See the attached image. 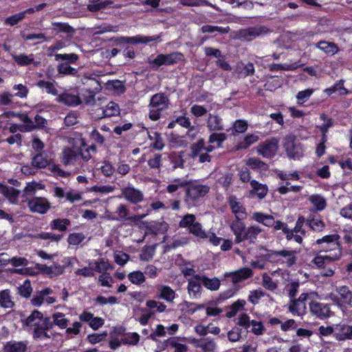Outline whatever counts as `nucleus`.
<instances>
[{
	"mask_svg": "<svg viewBox=\"0 0 352 352\" xmlns=\"http://www.w3.org/2000/svg\"><path fill=\"white\" fill-rule=\"evenodd\" d=\"M121 197H123L128 201L133 204L140 203L144 199L142 192L130 185L122 188Z\"/></svg>",
	"mask_w": 352,
	"mask_h": 352,
	"instance_id": "nucleus-11",
	"label": "nucleus"
},
{
	"mask_svg": "<svg viewBox=\"0 0 352 352\" xmlns=\"http://www.w3.org/2000/svg\"><path fill=\"white\" fill-rule=\"evenodd\" d=\"M36 85L39 88L45 89V91L49 94H52L58 97L59 96L58 89H56L54 82L41 80L36 82Z\"/></svg>",
	"mask_w": 352,
	"mask_h": 352,
	"instance_id": "nucleus-34",
	"label": "nucleus"
},
{
	"mask_svg": "<svg viewBox=\"0 0 352 352\" xmlns=\"http://www.w3.org/2000/svg\"><path fill=\"white\" fill-rule=\"evenodd\" d=\"M120 113L119 106L114 102H109L102 110L104 117L115 116Z\"/></svg>",
	"mask_w": 352,
	"mask_h": 352,
	"instance_id": "nucleus-38",
	"label": "nucleus"
},
{
	"mask_svg": "<svg viewBox=\"0 0 352 352\" xmlns=\"http://www.w3.org/2000/svg\"><path fill=\"white\" fill-rule=\"evenodd\" d=\"M56 100L58 102L63 103L67 106H78L82 103L80 98L74 94H71L67 92H65L62 94H59L57 97Z\"/></svg>",
	"mask_w": 352,
	"mask_h": 352,
	"instance_id": "nucleus-20",
	"label": "nucleus"
},
{
	"mask_svg": "<svg viewBox=\"0 0 352 352\" xmlns=\"http://www.w3.org/2000/svg\"><path fill=\"white\" fill-rule=\"evenodd\" d=\"M55 60L56 61H58L60 60H65V63H68V64L74 63H76L78 58L79 56L76 54H55Z\"/></svg>",
	"mask_w": 352,
	"mask_h": 352,
	"instance_id": "nucleus-43",
	"label": "nucleus"
},
{
	"mask_svg": "<svg viewBox=\"0 0 352 352\" xmlns=\"http://www.w3.org/2000/svg\"><path fill=\"white\" fill-rule=\"evenodd\" d=\"M307 293H302L298 298L289 300L287 308L294 316H302L307 312L306 300L308 298Z\"/></svg>",
	"mask_w": 352,
	"mask_h": 352,
	"instance_id": "nucleus-6",
	"label": "nucleus"
},
{
	"mask_svg": "<svg viewBox=\"0 0 352 352\" xmlns=\"http://www.w3.org/2000/svg\"><path fill=\"white\" fill-rule=\"evenodd\" d=\"M25 201H28V206L32 212L45 214L51 207L50 202L45 197H34Z\"/></svg>",
	"mask_w": 352,
	"mask_h": 352,
	"instance_id": "nucleus-10",
	"label": "nucleus"
},
{
	"mask_svg": "<svg viewBox=\"0 0 352 352\" xmlns=\"http://www.w3.org/2000/svg\"><path fill=\"white\" fill-rule=\"evenodd\" d=\"M50 317H44L43 313L38 310L33 311L25 319L22 320L23 326L31 332L32 338L37 341H43L54 337L55 334L49 333L54 325L60 329H65V333L70 338L78 335L80 332L82 324L80 322H74L72 327H67L69 320L61 312H56Z\"/></svg>",
	"mask_w": 352,
	"mask_h": 352,
	"instance_id": "nucleus-1",
	"label": "nucleus"
},
{
	"mask_svg": "<svg viewBox=\"0 0 352 352\" xmlns=\"http://www.w3.org/2000/svg\"><path fill=\"white\" fill-rule=\"evenodd\" d=\"M227 135L226 133H213L209 137L210 143H217L218 146H221V144L226 140Z\"/></svg>",
	"mask_w": 352,
	"mask_h": 352,
	"instance_id": "nucleus-57",
	"label": "nucleus"
},
{
	"mask_svg": "<svg viewBox=\"0 0 352 352\" xmlns=\"http://www.w3.org/2000/svg\"><path fill=\"white\" fill-rule=\"evenodd\" d=\"M338 294V303L341 305H350L352 300V292L346 286H342L336 289Z\"/></svg>",
	"mask_w": 352,
	"mask_h": 352,
	"instance_id": "nucleus-19",
	"label": "nucleus"
},
{
	"mask_svg": "<svg viewBox=\"0 0 352 352\" xmlns=\"http://www.w3.org/2000/svg\"><path fill=\"white\" fill-rule=\"evenodd\" d=\"M85 238L82 233H72L69 235L67 241L70 245H76L80 243Z\"/></svg>",
	"mask_w": 352,
	"mask_h": 352,
	"instance_id": "nucleus-62",
	"label": "nucleus"
},
{
	"mask_svg": "<svg viewBox=\"0 0 352 352\" xmlns=\"http://www.w3.org/2000/svg\"><path fill=\"white\" fill-rule=\"evenodd\" d=\"M228 204L236 219H244L246 217L245 208L236 197L230 196L228 197Z\"/></svg>",
	"mask_w": 352,
	"mask_h": 352,
	"instance_id": "nucleus-14",
	"label": "nucleus"
},
{
	"mask_svg": "<svg viewBox=\"0 0 352 352\" xmlns=\"http://www.w3.org/2000/svg\"><path fill=\"white\" fill-rule=\"evenodd\" d=\"M25 18V12L13 14L6 19V23L12 26L17 24Z\"/></svg>",
	"mask_w": 352,
	"mask_h": 352,
	"instance_id": "nucleus-64",
	"label": "nucleus"
},
{
	"mask_svg": "<svg viewBox=\"0 0 352 352\" xmlns=\"http://www.w3.org/2000/svg\"><path fill=\"white\" fill-rule=\"evenodd\" d=\"M246 164L251 167L252 168H260L262 170H265L267 168V165L262 162L260 159L256 157H251L250 158Z\"/></svg>",
	"mask_w": 352,
	"mask_h": 352,
	"instance_id": "nucleus-49",
	"label": "nucleus"
},
{
	"mask_svg": "<svg viewBox=\"0 0 352 352\" xmlns=\"http://www.w3.org/2000/svg\"><path fill=\"white\" fill-rule=\"evenodd\" d=\"M94 264L95 268L94 270L100 273L104 272L111 267L110 264L108 263L107 260L103 258L99 259Z\"/></svg>",
	"mask_w": 352,
	"mask_h": 352,
	"instance_id": "nucleus-58",
	"label": "nucleus"
},
{
	"mask_svg": "<svg viewBox=\"0 0 352 352\" xmlns=\"http://www.w3.org/2000/svg\"><path fill=\"white\" fill-rule=\"evenodd\" d=\"M313 89H307L303 91H300L298 93L296 98L298 100V104H302L306 102L309 97L313 94Z\"/></svg>",
	"mask_w": 352,
	"mask_h": 352,
	"instance_id": "nucleus-55",
	"label": "nucleus"
},
{
	"mask_svg": "<svg viewBox=\"0 0 352 352\" xmlns=\"http://www.w3.org/2000/svg\"><path fill=\"white\" fill-rule=\"evenodd\" d=\"M170 160L173 165V168L184 167V160L181 153H171L170 155Z\"/></svg>",
	"mask_w": 352,
	"mask_h": 352,
	"instance_id": "nucleus-51",
	"label": "nucleus"
},
{
	"mask_svg": "<svg viewBox=\"0 0 352 352\" xmlns=\"http://www.w3.org/2000/svg\"><path fill=\"white\" fill-rule=\"evenodd\" d=\"M309 201L315 206L316 210L321 211L327 206L326 201L323 197L319 195H313L309 197Z\"/></svg>",
	"mask_w": 352,
	"mask_h": 352,
	"instance_id": "nucleus-37",
	"label": "nucleus"
},
{
	"mask_svg": "<svg viewBox=\"0 0 352 352\" xmlns=\"http://www.w3.org/2000/svg\"><path fill=\"white\" fill-rule=\"evenodd\" d=\"M270 254L274 256H283L286 258L287 265L290 267L296 261V252L293 250H282L279 251L270 250Z\"/></svg>",
	"mask_w": 352,
	"mask_h": 352,
	"instance_id": "nucleus-22",
	"label": "nucleus"
},
{
	"mask_svg": "<svg viewBox=\"0 0 352 352\" xmlns=\"http://www.w3.org/2000/svg\"><path fill=\"white\" fill-rule=\"evenodd\" d=\"M309 310L311 314L321 319L329 317L331 312L327 305L316 301H311L309 303Z\"/></svg>",
	"mask_w": 352,
	"mask_h": 352,
	"instance_id": "nucleus-13",
	"label": "nucleus"
},
{
	"mask_svg": "<svg viewBox=\"0 0 352 352\" xmlns=\"http://www.w3.org/2000/svg\"><path fill=\"white\" fill-rule=\"evenodd\" d=\"M250 186L252 188L250 192L251 195L256 194L260 199H263L266 196L267 187L265 185L260 184L256 180H252L250 181Z\"/></svg>",
	"mask_w": 352,
	"mask_h": 352,
	"instance_id": "nucleus-28",
	"label": "nucleus"
},
{
	"mask_svg": "<svg viewBox=\"0 0 352 352\" xmlns=\"http://www.w3.org/2000/svg\"><path fill=\"white\" fill-rule=\"evenodd\" d=\"M37 188L42 189V185L36 182L28 183L24 189V195L30 196L34 195Z\"/></svg>",
	"mask_w": 352,
	"mask_h": 352,
	"instance_id": "nucleus-59",
	"label": "nucleus"
},
{
	"mask_svg": "<svg viewBox=\"0 0 352 352\" xmlns=\"http://www.w3.org/2000/svg\"><path fill=\"white\" fill-rule=\"evenodd\" d=\"M79 160V156L76 151L66 147L61 153V162L65 166L74 165Z\"/></svg>",
	"mask_w": 352,
	"mask_h": 352,
	"instance_id": "nucleus-18",
	"label": "nucleus"
},
{
	"mask_svg": "<svg viewBox=\"0 0 352 352\" xmlns=\"http://www.w3.org/2000/svg\"><path fill=\"white\" fill-rule=\"evenodd\" d=\"M262 232L261 228L258 226H252L245 228L242 236L241 242L248 240L251 243H254L259 233Z\"/></svg>",
	"mask_w": 352,
	"mask_h": 352,
	"instance_id": "nucleus-27",
	"label": "nucleus"
},
{
	"mask_svg": "<svg viewBox=\"0 0 352 352\" xmlns=\"http://www.w3.org/2000/svg\"><path fill=\"white\" fill-rule=\"evenodd\" d=\"M146 305L150 309H156V310L160 313L164 312L166 309V305L163 302L154 300H147Z\"/></svg>",
	"mask_w": 352,
	"mask_h": 352,
	"instance_id": "nucleus-61",
	"label": "nucleus"
},
{
	"mask_svg": "<svg viewBox=\"0 0 352 352\" xmlns=\"http://www.w3.org/2000/svg\"><path fill=\"white\" fill-rule=\"evenodd\" d=\"M335 261L336 260H333V259L329 258V256L327 255L317 256L314 258L313 263L318 267H325V265L327 264L330 263Z\"/></svg>",
	"mask_w": 352,
	"mask_h": 352,
	"instance_id": "nucleus-54",
	"label": "nucleus"
},
{
	"mask_svg": "<svg viewBox=\"0 0 352 352\" xmlns=\"http://www.w3.org/2000/svg\"><path fill=\"white\" fill-rule=\"evenodd\" d=\"M334 337L338 341L352 340V326L338 324L334 328Z\"/></svg>",
	"mask_w": 352,
	"mask_h": 352,
	"instance_id": "nucleus-16",
	"label": "nucleus"
},
{
	"mask_svg": "<svg viewBox=\"0 0 352 352\" xmlns=\"http://www.w3.org/2000/svg\"><path fill=\"white\" fill-rule=\"evenodd\" d=\"M129 280L136 285H140L145 281V276L140 271H135L128 275Z\"/></svg>",
	"mask_w": 352,
	"mask_h": 352,
	"instance_id": "nucleus-48",
	"label": "nucleus"
},
{
	"mask_svg": "<svg viewBox=\"0 0 352 352\" xmlns=\"http://www.w3.org/2000/svg\"><path fill=\"white\" fill-rule=\"evenodd\" d=\"M201 285V275H194L192 278L188 280L187 289L189 295L192 296L194 298H198L202 291Z\"/></svg>",
	"mask_w": 352,
	"mask_h": 352,
	"instance_id": "nucleus-15",
	"label": "nucleus"
},
{
	"mask_svg": "<svg viewBox=\"0 0 352 352\" xmlns=\"http://www.w3.org/2000/svg\"><path fill=\"white\" fill-rule=\"evenodd\" d=\"M267 32L268 29L265 26L259 25L239 30L236 32L235 37L250 41L258 36L266 34Z\"/></svg>",
	"mask_w": 352,
	"mask_h": 352,
	"instance_id": "nucleus-8",
	"label": "nucleus"
},
{
	"mask_svg": "<svg viewBox=\"0 0 352 352\" xmlns=\"http://www.w3.org/2000/svg\"><path fill=\"white\" fill-rule=\"evenodd\" d=\"M183 55L179 52H173L168 54H160L151 63L152 67L157 69L161 65H171L180 61Z\"/></svg>",
	"mask_w": 352,
	"mask_h": 352,
	"instance_id": "nucleus-9",
	"label": "nucleus"
},
{
	"mask_svg": "<svg viewBox=\"0 0 352 352\" xmlns=\"http://www.w3.org/2000/svg\"><path fill=\"white\" fill-rule=\"evenodd\" d=\"M278 148V141L276 138H272L260 143L256 147L257 153L266 158L274 157Z\"/></svg>",
	"mask_w": 352,
	"mask_h": 352,
	"instance_id": "nucleus-7",
	"label": "nucleus"
},
{
	"mask_svg": "<svg viewBox=\"0 0 352 352\" xmlns=\"http://www.w3.org/2000/svg\"><path fill=\"white\" fill-rule=\"evenodd\" d=\"M340 236L338 234L327 235L316 241V244L321 245V250L324 251L329 258L338 260L342 256V250L339 243Z\"/></svg>",
	"mask_w": 352,
	"mask_h": 352,
	"instance_id": "nucleus-2",
	"label": "nucleus"
},
{
	"mask_svg": "<svg viewBox=\"0 0 352 352\" xmlns=\"http://www.w3.org/2000/svg\"><path fill=\"white\" fill-rule=\"evenodd\" d=\"M189 184V182L186 180H181L180 179H175L173 182L172 184H169L166 190L169 193H173L177 191L179 188H184L187 186Z\"/></svg>",
	"mask_w": 352,
	"mask_h": 352,
	"instance_id": "nucleus-40",
	"label": "nucleus"
},
{
	"mask_svg": "<svg viewBox=\"0 0 352 352\" xmlns=\"http://www.w3.org/2000/svg\"><path fill=\"white\" fill-rule=\"evenodd\" d=\"M204 148V139H200L196 143H194L191 147V153L192 157L195 158L197 157L199 153Z\"/></svg>",
	"mask_w": 352,
	"mask_h": 352,
	"instance_id": "nucleus-63",
	"label": "nucleus"
},
{
	"mask_svg": "<svg viewBox=\"0 0 352 352\" xmlns=\"http://www.w3.org/2000/svg\"><path fill=\"white\" fill-rule=\"evenodd\" d=\"M157 292L159 293L158 298L163 299L168 302H173L175 298V292L169 286L166 285H157Z\"/></svg>",
	"mask_w": 352,
	"mask_h": 352,
	"instance_id": "nucleus-23",
	"label": "nucleus"
},
{
	"mask_svg": "<svg viewBox=\"0 0 352 352\" xmlns=\"http://www.w3.org/2000/svg\"><path fill=\"white\" fill-rule=\"evenodd\" d=\"M28 342L10 341L4 346V352H26Z\"/></svg>",
	"mask_w": 352,
	"mask_h": 352,
	"instance_id": "nucleus-25",
	"label": "nucleus"
},
{
	"mask_svg": "<svg viewBox=\"0 0 352 352\" xmlns=\"http://www.w3.org/2000/svg\"><path fill=\"white\" fill-rule=\"evenodd\" d=\"M32 164L36 168H42L48 165V160L42 153H38L32 158Z\"/></svg>",
	"mask_w": 352,
	"mask_h": 352,
	"instance_id": "nucleus-42",
	"label": "nucleus"
},
{
	"mask_svg": "<svg viewBox=\"0 0 352 352\" xmlns=\"http://www.w3.org/2000/svg\"><path fill=\"white\" fill-rule=\"evenodd\" d=\"M155 253V247L154 246H148L144 248L142 253L140 255V258L144 261H151Z\"/></svg>",
	"mask_w": 352,
	"mask_h": 352,
	"instance_id": "nucleus-52",
	"label": "nucleus"
},
{
	"mask_svg": "<svg viewBox=\"0 0 352 352\" xmlns=\"http://www.w3.org/2000/svg\"><path fill=\"white\" fill-rule=\"evenodd\" d=\"M316 45L320 50H323L326 53H331L332 54H334L338 51V47L333 43L320 41Z\"/></svg>",
	"mask_w": 352,
	"mask_h": 352,
	"instance_id": "nucleus-44",
	"label": "nucleus"
},
{
	"mask_svg": "<svg viewBox=\"0 0 352 352\" xmlns=\"http://www.w3.org/2000/svg\"><path fill=\"white\" fill-rule=\"evenodd\" d=\"M52 30L56 34H63L69 38L72 37L76 33V30L69 23L65 22L52 23Z\"/></svg>",
	"mask_w": 352,
	"mask_h": 352,
	"instance_id": "nucleus-17",
	"label": "nucleus"
},
{
	"mask_svg": "<svg viewBox=\"0 0 352 352\" xmlns=\"http://www.w3.org/2000/svg\"><path fill=\"white\" fill-rule=\"evenodd\" d=\"M207 127L210 131H222L223 124L218 115L210 113L207 120Z\"/></svg>",
	"mask_w": 352,
	"mask_h": 352,
	"instance_id": "nucleus-24",
	"label": "nucleus"
},
{
	"mask_svg": "<svg viewBox=\"0 0 352 352\" xmlns=\"http://www.w3.org/2000/svg\"><path fill=\"white\" fill-rule=\"evenodd\" d=\"M201 281L202 283V285L207 288L208 289H210L211 291H217L219 289L221 283L219 278H209L206 277V276H201Z\"/></svg>",
	"mask_w": 352,
	"mask_h": 352,
	"instance_id": "nucleus-30",
	"label": "nucleus"
},
{
	"mask_svg": "<svg viewBox=\"0 0 352 352\" xmlns=\"http://www.w3.org/2000/svg\"><path fill=\"white\" fill-rule=\"evenodd\" d=\"M169 100L164 94H156L151 97L149 103V118L156 121L160 118V112L168 108Z\"/></svg>",
	"mask_w": 352,
	"mask_h": 352,
	"instance_id": "nucleus-3",
	"label": "nucleus"
},
{
	"mask_svg": "<svg viewBox=\"0 0 352 352\" xmlns=\"http://www.w3.org/2000/svg\"><path fill=\"white\" fill-rule=\"evenodd\" d=\"M252 219L267 227H272L275 223L273 216L263 212H254L252 216Z\"/></svg>",
	"mask_w": 352,
	"mask_h": 352,
	"instance_id": "nucleus-26",
	"label": "nucleus"
},
{
	"mask_svg": "<svg viewBox=\"0 0 352 352\" xmlns=\"http://www.w3.org/2000/svg\"><path fill=\"white\" fill-rule=\"evenodd\" d=\"M283 147L290 159L298 160L303 155L302 145L293 134H289L284 138Z\"/></svg>",
	"mask_w": 352,
	"mask_h": 352,
	"instance_id": "nucleus-4",
	"label": "nucleus"
},
{
	"mask_svg": "<svg viewBox=\"0 0 352 352\" xmlns=\"http://www.w3.org/2000/svg\"><path fill=\"white\" fill-rule=\"evenodd\" d=\"M32 292V288L31 287L30 281L28 280H25L23 285L19 287V293L23 297H29Z\"/></svg>",
	"mask_w": 352,
	"mask_h": 352,
	"instance_id": "nucleus-60",
	"label": "nucleus"
},
{
	"mask_svg": "<svg viewBox=\"0 0 352 352\" xmlns=\"http://www.w3.org/2000/svg\"><path fill=\"white\" fill-rule=\"evenodd\" d=\"M307 225L316 232H321L325 227L324 223L319 217L314 215L307 219Z\"/></svg>",
	"mask_w": 352,
	"mask_h": 352,
	"instance_id": "nucleus-33",
	"label": "nucleus"
},
{
	"mask_svg": "<svg viewBox=\"0 0 352 352\" xmlns=\"http://www.w3.org/2000/svg\"><path fill=\"white\" fill-rule=\"evenodd\" d=\"M162 154L155 153L148 160V165L151 168L160 170L162 164Z\"/></svg>",
	"mask_w": 352,
	"mask_h": 352,
	"instance_id": "nucleus-45",
	"label": "nucleus"
},
{
	"mask_svg": "<svg viewBox=\"0 0 352 352\" xmlns=\"http://www.w3.org/2000/svg\"><path fill=\"white\" fill-rule=\"evenodd\" d=\"M0 306L6 309H11L14 306L9 290L5 289L0 292Z\"/></svg>",
	"mask_w": 352,
	"mask_h": 352,
	"instance_id": "nucleus-32",
	"label": "nucleus"
},
{
	"mask_svg": "<svg viewBox=\"0 0 352 352\" xmlns=\"http://www.w3.org/2000/svg\"><path fill=\"white\" fill-rule=\"evenodd\" d=\"M19 190L14 188L11 186H8L4 196L12 204H15L17 202L18 197L19 195Z\"/></svg>",
	"mask_w": 352,
	"mask_h": 352,
	"instance_id": "nucleus-47",
	"label": "nucleus"
},
{
	"mask_svg": "<svg viewBox=\"0 0 352 352\" xmlns=\"http://www.w3.org/2000/svg\"><path fill=\"white\" fill-rule=\"evenodd\" d=\"M210 190V187L207 185L199 184H191L188 185L186 190L185 201L188 204H192L197 201L200 197H204Z\"/></svg>",
	"mask_w": 352,
	"mask_h": 352,
	"instance_id": "nucleus-5",
	"label": "nucleus"
},
{
	"mask_svg": "<svg viewBox=\"0 0 352 352\" xmlns=\"http://www.w3.org/2000/svg\"><path fill=\"white\" fill-rule=\"evenodd\" d=\"M102 173L107 177H111L114 172L115 168L113 166L111 163L109 161H104L100 167Z\"/></svg>",
	"mask_w": 352,
	"mask_h": 352,
	"instance_id": "nucleus-56",
	"label": "nucleus"
},
{
	"mask_svg": "<svg viewBox=\"0 0 352 352\" xmlns=\"http://www.w3.org/2000/svg\"><path fill=\"white\" fill-rule=\"evenodd\" d=\"M69 225H70V221L67 219H56L50 223V227L52 230L61 232H65Z\"/></svg>",
	"mask_w": 352,
	"mask_h": 352,
	"instance_id": "nucleus-36",
	"label": "nucleus"
},
{
	"mask_svg": "<svg viewBox=\"0 0 352 352\" xmlns=\"http://www.w3.org/2000/svg\"><path fill=\"white\" fill-rule=\"evenodd\" d=\"M168 346L173 348L175 352H186L188 351V346L179 342L175 338H170L166 340Z\"/></svg>",
	"mask_w": 352,
	"mask_h": 352,
	"instance_id": "nucleus-41",
	"label": "nucleus"
},
{
	"mask_svg": "<svg viewBox=\"0 0 352 352\" xmlns=\"http://www.w3.org/2000/svg\"><path fill=\"white\" fill-rule=\"evenodd\" d=\"M253 276V271L248 267H243L236 271L226 272L224 274L226 278H231L232 282L234 284L242 282Z\"/></svg>",
	"mask_w": 352,
	"mask_h": 352,
	"instance_id": "nucleus-12",
	"label": "nucleus"
},
{
	"mask_svg": "<svg viewBox=\"0 0 352 352\" xmlns=\"http://www.w3.org/2000/svg\"><path fill=\"white\" fill-rule=\"evenodd\" d=\"M190 232L201 239L208 237L206 232L202 230L201 225L198 222L194 223L190 227Z\"/></svg>",
	"mask_w": 352,
	"mask_h": 352,
	"instance_id": "nucleus-53",
	"label": "nucleus"
},
{
	"mask_svg": "<svg viewBox=\"0 0 352 352\" xmlns=\"http://www.w3.org/2000/svg\"><path fill=\"white\" fill-rule=\"evenodd\" d=\"M232 174L230 173H220L217 179V182L223 186L224 188H228L232 182Z\"/></svg>",
	"mask_w": 352,
	"mask_h": 352,
	"instance_id": "nucleus-46",
	"label": "nucleus"
},
{
	"mask_svg": "<svg viewBox=\"0 0 352 352\" xmlns=\"http://www.w3.org/2000/svg\"><path fill=\"white\" fill-rule=\"evenodd\" d=\"M320 118L323 121V123L320 126V129L323 133V139H324L325 133L327 132L328 129L332 126L333 122L331 118H329L325 114L322 113L320 115Z\"/></svg>",
	"mask_w": 352,
	"mask_h": 352,
	"instance_id": "nucleus-50",
	"label": "nucleus"
},
{
	"mask_svg": "<svg viewBox=\"0 0 352 352\" xmlns=\"http://www.w3.org/2000/svg\"><path fill=\"white\" fill-rule=\"evenodd\" d=\"M199 348L204 352H213L216 349L215 342L208 338L201 339Z\"/></svg>",
	"mask_w": 352,
	"mask_h": 352,
	"instance_id": "nucleus-39",
	"label": "nucleus"
},
{
	"mask_svg": "<svg viewBox=\"0 0 352 352\" xmlns=\"http://www.w3.org/2000/svg\"><path fill=\"white\" fill-rule=\"evenodd\" d=\"M58 74L65 76H76L78 75V69L72 67L68 63H63L57 66Z\"/></svg>",
	"mask_w": 352,
	"mask_h": 352,
	"instance_id": "nucleus-35",
	"label": "nucleus"
},
{
	"mask_svg": "<svg viewBox=\"0 0 352 352\" xmlns=\"http://www.w3.org/2000/svg\"><path fill=\"white\" fill-rule=\"evenodd\" d=\"M14 60L20 66H28L32 63H34V56L32 54H12Z\"/></svg>",
	"mask_w": 352,
	"mask_h": 352,
	"instance_id": "nucleus-29",
	"label": "nucleus"
},
{
	"mask_svg": "<svg viewBox=\"0 0 352 352\" xmlns=\"http://www.w3.org/2000/svg\"><path fill=\"white\" fill-rule=\"evenodd\" d=\"M160 39L159 36H144L141 35H138L135 36L128 37L127 43L129 44H147L151 41H155Z\"/></svg>",
	"mask_w": 352,
	"mask_h": 352,
	"instance_id": "nucleus-31",
	"label": "nucleus"
},
{
	"mask_svg": "<svg viewBox=\"0 0 352 352\" xmlns=\"http://www.w3.org/2000/svg\"><path fill=\"white\" fill-rule=\"evenodd\" d=\"M242 220L236 219L230 225V229L235 236L234 241L236 243H241V237L245 230V224Z\"/></svg>",
	"mask_w": 352,
	"mask_h": 352,
	"instance_id": "nucleus-21",
	"label": "nucleus"
}]
</instances>
